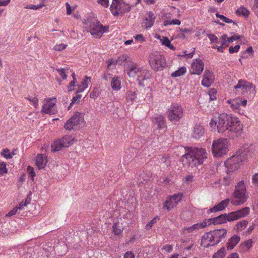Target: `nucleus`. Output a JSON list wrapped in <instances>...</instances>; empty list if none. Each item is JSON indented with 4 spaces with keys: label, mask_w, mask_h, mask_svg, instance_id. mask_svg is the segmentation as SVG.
I'll use <instances>...</instances> for the list:
<instances>
[{
    "label": "nucleus",
    "mask_w": 258,
    "mask_h": 258,
    "mask_svg": "<svg viewBox=\"0 0 258 258\" xmlns=\"http://www.w3.org/2000/svg\"><path fill=\"white\" fill-rule=\"evenodd\" d=\"M225 254V248L222 247L213 254L212 258H224Z\"/></svg>",
    "instance_id": "obj_46"
},
{
    "label": "nucleus",
    "mask_w": 258,
    "mask_h": 258,
    "mask_svg": "<svg viewBox=\"0 0 258 258\" xmlns=\"http://www.w3.org/2000/svg\"><path fill=\"white\" fill-rule=\"evenodd\" d=\"M249 208L245 207L240 210L232 212L229 214H222L216 217L205 220V221L208 222V226L212 224L214 225L222 224L226 223L227 222H232L244 217L249 214Z\"/></svg>",
    "instance_id": "obj_4"
},
{
    "label": "nucleus",
    "mask_w": 258,
    "mask_h": 258,
    "mask_svg": "<svg viewBox=\"0 0 258 258\" xmlns=\"http://www.w3.org/2000/svg\"><path fill=\"white\" fill-rule=\"evenodd\" d=\"M253 241L252 239H248L240 244L239 247L240 252H245L247 251L252 246Z\"/></svg>",
    "instance_id": "obj_31"
},
{
    "label": "nucleus",
    "mask_w": 258,
    "mask_h": 258,
    "mask_svg": "<svg viewBox=\"0 0 258 258\" xmlns=\"http://www.w3.org/2000/svg\"><path fill=\"white\" fill-rule=\"evenodd\" d=\"M27 204L28 203H27L26 201H25V202L22 201L19 204V206L16 207V209H17L18 211H21L23 210L24 208L27 206Z\"/></svg>",
    "instance_id": "obj_64"
},
{
    "label": "nucleus",
    "mask_w": 258,
    "mask_h": 258,
    "mask_svg": "<svg viewBox=\"0 0 258 258\" xmlns=\"http://www.w3.org/2000/svg\"><path fill=\"white\" fill-rule=\"evenodd\" d=\"M204 69V63L201 59H196L191 64L190 72L192 74L200 75Z\"/></svg>",
    "instance_id": "obj_17"
},
{
    "label": "nucleus",
    "mask_w": 258,
    "mask_h": 258,
    "mask_svg": "<svg viewBox=\"0 0 258 258\" xmlns=\"http://www.w3.org/2000/svg\"><path fill=\"white\" fill-rule=\"evenodd\" d=\"M182 194L178 193L169 196L165 201L163 205V208L169 211L171 209L176 206L178 203L181 200Z\"/></svg>",
    "instance_id": "obj_15"
},
{
    "label": "nucleus",
    "mask_w": 258,
    "mask_h": 258,
    "mask_svg": "<svg viewBox=\"0 0 258 258\" xmlns=\"http://www.w3.org/2000/svg\"><path fill=\"white\" fill-rule=\"evenodd\" d=\"M214 80V76L213 73L209 70H206L202 81V85L205 87H208L213 83Z\"/></svg>",
    "instance_id": "obj_20"
},
{
    "label": "nucleus",
    "mask_w": 258,
    "mask_h": 258,
    "mask_svg": "<svg viewBox=\"0 0 258 258\" xmlns=\"http://www.w3.org/2000/svg\"><path fill=\"white\" fill-rule=\"evenodd\" d=\"M181 22L178 19H168L164 20L163 22L164 26L168 25H180Z\"/></svg>",
    "instance_id": "obj_45"
},
{
    "label": "nucleus",
    "mask_w": 258,
    "mask_h": 258,
    "mask_svg": "<svg viewBox=\"0 0 258 258\" xmlns=\"http://www.w3.org/2000/svg\"><path fill=\"white\" fill-rule=\"evenodd\" d=\"M133 146V148L128 149L125 151V154L123 156V160L125 164H128L137 153L136 150L138 147L134 145Z\"/></svg>",
    "instance_id": "obj_23"
},
{
    "label": "nucleus",
    "mask_w": 258,
    "mask_h": 258,
    "mask_svg": "<svg viewBox=\"0 0 258 258\" xmlns=\"http://www.w3.org/2000/svg\"><path fill=\"white\" fill-rule=\"evenodd\" d=\"M7 172L6 163H0V174H5Z\"/></svg>",
    "instance_id": "obj_60"
},
{
    "label": "nucleus",
    "mask_w": 258,
    "mask_h": 258,
    "mask_svg": "<svg viewBox=\"0 0 258 258\" xmlns=\"http://www.w3.org/2000/svg\"><path fill=\"white\" fill-rule=\"evenodd\" d=\"M230 183V180L229 179V177L226 176L224 177L223 179H220L218 181H215L213 186L215 187H219L220 184H224L225 185H229Z\"/></svg>",
    "instance_id": "obj_40"
},
{
    "label": "nucleus",
    "mask_w": 258,
    "mask_h": 258,
    "mask_svg": "<svg viewBox=\"0 0 258 258\" xmlns=\"http://www.w3.org/2000/svg\"><path fill=\"white\" fill-rule=\"evenodd\" d=\"M229 203V199H227L222 201H221L220 203L215 206L213 208H211L209 211L210 212H216L218 211H220L224 209Z\"/></svg>",
    "instance_id": "obj_28"
},
{
    "label": "nucleus",
    "mask_w": 258,
    "mask_h": 258,
    "mask_svg": "<svg viewBox=\"0 0 258 258\" xmlns=\"http://www.w3.org/2000/svg\"><path fill=\"white\" fill-rule=\"evenodd\" d=\"M97 2L104 8H107L109 6V0H98Z\"/></svg>",
    "instance_id": "obj_63"
},
{
    "label": "nucleus",
    "mask_w": 258,
    "mask_h": 258,
    "mask_svg": "<svg viewBox=\"0 0 258 258\" xmlns=\"http://www.w3.org/2000/svg\"><path fill=\"white\" fill-rule=\"evenodd\" d=\"M47 162V157L44 154H39L37 156L35 163L38 169L44 168Z\"/></svg>",
    "instance_id": "obj_25"
},
{
    "label": "nucleus",
    "mask_w": 258,
    "mask_h": 258,
    "mask_svg": "<svg viewBox=\"0 0 258 258\" xmlns=\"http://www.w3.org/2000/svg\"><path fill=\"white\" fill-rule=\"evenodd\" d=\"M229 141L225 138H219L212 143V153L215 157H220L229 151Z\"/></svg>",
    "instance_id": "obj_7"
},
{
    "label": "nucleus",
    "mask_w": 258,
    "mask_h": 258,
    "mask_svg": "<svg viewBox=\"0 0 258 258\" xmlns=\"http://www.w3.org/2000/svg\"><path fill=\"white\" fill-rule=\"evenodd\" d=\"M141 67L139 64L133 61H130L127 63L126 72L128 77L133 79L135 78Z\"/></svg>",
    "instance_id": "obj_18"
},
{
    "label": "nucleus",
    "mask_w": 258,
    "mask_h": 258,
    "mask_svg": "<svg viewBox=\"0 0 258 258\" xmlns=\"http://www.w3.org/2000/svg\"><path fill=\"white\" fill-rule=\"evenodd\" d=\"M110 85L113 91H117L119 90L121 87V79L118 77L112 78L110 81Z\"/></svg>",
    "instance_id": "obj_29"
},
{
    "label": "nucleus",
    "mask_w": 258,
    "mask_h": 258,
    "mask_svg": "<svg viewBox=\"0 0 258 258\" xmlns=\"http://www.w3.org/2000/svg\"><path fill=\"white\" fill-rule=\"evenodd\" d=\"M216 93L217 91L215 89H212L211 90L209 91L208 95L209 96L210 100L211 101H213L216 99Z\"/></svg>",
    "instance_id": "obj_52"
},
{
    "label": "nucleus",
    "mask_w": 258,
    "mask_h": 258,
    "mask_svg": "<svg viewBox=\"0 0 258 258\" xmlns=\"http://www.w3.org/2000/svg\"><path fill=\"white\" fill-rule=\"evenodd\" d=\"M27 172H28L29 177H30L32 180H33L34 177L35 176V173L33 168L31 166H28L27 167Z\"/></svg>",
    "instance_id": "obj_55"
},
{
    "label": "nucleus",
    "mask_w": 258,
    "mask_h": 258,
    "mask_svg": "<svg viewBox=\"0 0 258 258\" xmlns=\"http://www.w3.org/2000/svg\"><path fill=\"white\" fill-rule=\"evenodd\" d=\"M110 10L114 16H118L129 12L131 10V6L125 0H113L110 7Z\"/></svg>",
    "instance_id": "obj_9"
},
{
    "label": "nucleus",
    "mask_w": 258,
    "mask_h": 258,
    "mask_svg": "<svg viewBox=\"0 0 258 258\" xmlns=\"http://www.w3.org/2000/svg\"><path fill=\"white\" fill-rule=\"evenodd\" d=\"M85 28L95 38H100L102 35L108 31V26L103 25L95 19H88L84 21Z\"/></svg>",
    "instance_id": "obj_6"
},
{
    "label": "nucleus",
    "mask_w": 258,
    "mask_h": 258,
    "mask_svg": "<svg viewBox=\"0 0 258 258\" xmlns=\"http://www.w3.org/2000/svg\"><path fill=\"white\" fill-rule=\"evenodd\" d=\"M216 17L217 18H220V20H221L224 22H225V23H231L232 22L231 20H230L229 18L225 17L223 15H220V14H216Z\"/></svg>",
    "instance_id": "obj_56"
},
{
    "label": "nucleus",
    "mask_w": 258,
    "mask_h": 258,
    "mask_svg": "<svg viewBox=\"0 0 258 258\" xmlns=\"http://www.w3.org/2000/svg\"><path fill=\"white\" fill-rule=\"evenodd\" d=\"M239 48H240V46L239 45H236L234 47L230 46L229 48V52L230 53H235L239 51Z\"/></svg>",
    "instance_id": "obj_58"
},
{
    "label": "nucleus",
    "mask_w": 258,
    "mask_h": 258,
    "mask_svg": "<svg viewBox=\"0 0 258 258\" xmlns=\"http://www.w3.org/2000/svg\"><path fill=\"white\" fill-rule=\"evenodd\" d=\"M183 109L177 103L172 104L167 111L168 117L171 121H178L183 115Z\"/></svg>",
    "instance_id": "obj_12"
},
{
    "label": "nucleus",
    "mask_w": 258,
    "mask_h": 258,
    "mask_svg": "<svg viewBox=\"0 0 258 258\" xmlns=\"http://www.w3.org/2000/svg\"><path fill=\"white\" fill-rule=\"evenodd\" d=\"M150 77L149 71L142 67L134 79H136L140 86H144L146 85V82L148 81Z\"/></svg>",
    "instance_id": "obj_16"
},
{
    "label": "nucleus",
    "mask_w": 258,
    "mask_h": 258,
    "mask_svg": "<svg viewBox=\"0 0 258 258\" xmlns=\"http://www.w3.org/2000/svg\"><path fill=\"white\" fill-rule=\"evenodd\" d=\"M160 219L159 217L156 216L154 218H153L151 221H150L149 222H148L145 227V228L147 230H149L151 229L152 226L157 223V221Z\"/></svg>",
    "instance_id": "obj_47"
},
{
    "label": "nucleus",
    "mask_w": 258,
    "mask_h": 258,
    "mask_svg": "<svg viewBox=\"0 0 258 258\" xmlns=\"http://www.w3.org/2000/svg\"><path fill=\"white\" fill-rule=\"evenodd\" d=\"M194 177L192 175L190 174L186 175L183 180V183L188 185L194 181Z\"/></svg>",
    "instance_id": "obj_49"
},
{
    "label": "nucleus",
    "mask_w": 258,
    "mask_h": 258,
    "mask_svg": "<svg viewBox=\"0 0 258 258\" xmlns=\"http://www.w3.org/2000/svg\"><path fill=\"white\" fill-rule=\"evenodd\" d=\"M252 183L254 186L258 187V172L252 176Z\"/></svg>",
    "instance_id": "obj_61"
},
{
    "label": "nucleus",
    "mask_w": 258,
    "mask_h": 258,
    "mask_svg": "<svg viewBox=\"0 0 258 258\" xmlns=\"http://www.w3.org/2000/svg\"><path fill=\"white\" fill-rule=\"evenodd\" d=\"M68 45L63 43L56 44L54 46L53 49L55 51H60L66 48Z\"/></svg>",
    "instance_id": "obj_51"
},
{
    "label": "nucleus",
    "mask_w": 258,
    "mask_h": 258,
    "mask_svg": "<svg viewBox=\"0 0 258 258\" xmlns=\"http://www.w3.org/2000/svg\"><path fill=\"white\" fill-rule=\"evenodd\" d=\"M53 248L51 247H50L49 249H48L47 251L45 250V253L47 258H51V257H53L52 255L54 254V252H53Z\"/></svg>",
    "instance_id": "obj_62"
},
{
    "label": "nucleus",
    "mask_w": 258,
    "mask_h": 258,
    "mask_svg": "<svg viewBox=\"0 0 258 258\" xmlns=\"http://www.w3.org/2000/svg\"><path fill=\"white\" fill-rule=\"evenodd\" d=\"M60 140L62 146H63L64 147H67L73 143L74 138L71 136H65Z\"/></svg>",
    "instance_id": "obj_33"
},
{
    "label": "nucleus",
    "mask_w": 258,
    "mask_h": 258,
    "mask_svg": "<svg viewBox=\"0 0 258 258\" xmlns=\"http://www.w3.org/2000/svg\"><path fill=\"white\" fill-rule=\"evenodd\" d=\"M186 72V68L183 66L180 67L178 70L171 73V77L176 78L184 75Z\"/></svg>",
    "instance_id": "obj_34"
},
{
    "label": "nucleus",
    "mask_w": 258,
    "mask_h": 258,
    "mask_svg": "<svg viewBox=\"0 0 258 258\" xmlns=\"http://www.w3.org/2000/svg\"><path fill=\"white\" fill-rule=\"evenodd\" d=\"M234 88L237 93L241 94L248 93L249 96L248 97L250 98H252L255 94L254 86L242 80H239Z\"/></svg>",
    "instance_id": "obj_11"
},
{
    "label": "nucleus",
    "mask_w": 258,
    "mask_h": 258,
    "mask_svg": "<svg viewBox=\"0 0 258 258\" xmlns=\"http://www.w3.org/2000/svg\"><path fill=\"white\" fill-rule=\"evenodd\" d=\"M154 21L155 18L154 14L150 12L149 13L147 16L144 19L142 23V27L146 29L150 28L153 26Z\"/></svg>",
    "instance_id": "obj_21"
},
{
    "label": "nucleus",
    "mask_w": 258,
    "mask_h": 258,
    "mask_svg": "<svg viewBox=\"0 0 258 258\" xmlns=\"http://www.w3.org/2000/svg\"><path fill=\"white\" fill-rule=\"evenodd\" d=\"M1 154L3 156H4L7 159L12 158L14 155V154L12 155L10 153V150L8 149H4L1 153Z\"/></svg>",
    "instance_id": "obj_50"
},
{
    "label": "nucleus",
    "mask_w": 258,
    "mask_h": 258,
    "mask_svg": "<svg viewBox=\"0 0 258 258\" xmlns=\"http://www.w3.org/2000/svg\"><path fill=\"white\" fill-rule=\"evenodd\" d=\"M161 42L162 45H165L171 50H174L175 49V47L171 44L170 40L167 37H162Z\"/></svg>",
    "instance_id": "obj_41"
},
{
    "label": "nucleus",
    "mask_w": 258,
    "mask_h": 258,
    "mask_svg": "<svg viewBox=\"0 0 258 258\" xmlns=\"http://www.w3.org/2000/svg\"><path fill=\"white\" fill-rule=\"evenodd\" d=\"M207 222L204 221L200 223H197L188 227H185L183 229V233L187 234L192 232L195 230L204 228L208 226Z\"/></svg>",
    "instance_id": "obj_22"
},
{
    "label": "nucleus",
    "mask_w": 258,
    "mask_h": 258,
    "mask_svg": "<svg viewBox=\"0 0 258 258\" xmlns=\"http://www.w3.org/2000/svg\"><path fill=\"white\" fill-rule=\"evenodd\" d=\"M66 70L64 68L56 69L57 73L63 80H65L67 79V76L66 73Z\"/></svg>",
    "instance_id": "obj_54"
},
{
    "label": "nucleus",
    "mask_w": 258,
    "mask_h": 258,
    "mask_svg": "<svg viewBox=\"0 0 258 258\" xmlns=\"http://www.w3.org/2000/svg\"><path fill=\"white\" fill-rule=\"evenodd\" d=\"M149 62L151 67L156 71L162 70L166 66V61L165 57L163 55L157 52L150 55Z\"/></svg>",
    "instance_id": "obj_10"
},
{
    "label": "nucleus",
    "mask_w": 258,
    "mask_h": 258,
    "mask_svg": "<svg viewBox=\"0 0 258 258\" xmlns=\"http://www.w3.org/2000/svg\"><path fill=\"white\" fill-rule=\"evenodd\" d=\"M79 93H77V91L76 92V95L73 98L70 106L72 105L73 104L78 102L79 101L82 97V95L79 94Z\"/></svg>",
    "instance_id": "obj_57"
},
{
    "label": "nucleus",
    "mask_w": 258,
    "mask_h": 258,
    "mask_svg": "<svg viewBox=\"0 0 258 258\" xmlns=\"http://www.w3.org/2000/svg\"><path fill=\"white\" fill-rule=\"evenodd\" d=\"M180 150L184 151L182 155V161L184 163L194 167L202 164L207 158V153L205 149L197 147H179Z\"/></svg>",
    "instance_id": "obj_2"
},
{
    "label": "nucleus",
    "mask_w": 258,
    "mask_h": 258,
    "mask_svg": "<svg viewBox=\"0 0 258 258\" xmlns=\"http://www.w3.org/2000/svg\"><path fill=\"white\" fill-rule=\"evenodd\" d=\"M252 10L258 18V0H254V4L252 7Z\"/></svg>",
    "instance_id": "obj_59"
},
{
    "label": "nucleus",
    "mask_w": 258,
    "mask_h": 258,
    "mask_svg": "<svg viewBox=\"0 0 258 258\" xmlns=\"http://www.w3.org/2000/svg\"><path fill=\"white\" fill-rule=\"evenodd\" d=\"M252 149L253 146L252 145H250V147L245 145L242 148L239 149L235 154L228 159L225 162V168H227V173L229 174L237 169L239 167L241 162L244 161L245 159L251 157L252 153L250 150L252 151Z\"/></svg>",
    "instance_id": "obj_3"
},
{
    "label": "nucleus",
    "mask_w": 258,
    "mask_h": 258,
    "mask_svg": "<svg viewBox=\"0 0 258 258\" xmlns=\"http://www.w3.org/2000/svg\"><path fill=\"white\" fill-rule=\"evenodd\" d=\"M154 127L160 131L166 128L165 120L162 115H157L152 119Z\"/></svg>",
    "instance_id": "obj_19"
},
{
    "label": "nucleus",
    "mask_w": 258,
    "mask_h": 258,
    "mask_svg": "<svg viewBox=\"0 0 258 258\" xmlns=\"http://www.w3.org/2000/svg\"><path fill=\"white\" fill-rule=\"evenodd\" d=\"M31 103L32 105L34 107L35 109H38L39 107L38 101L39 100L37 98V96L35 95H29L27 98Z\"/></svg>",
    "instance_id": "obj_38"
},
{
    "label": "nucleus",
    "mask_w": 258,
    "mask_h": 258,
    "mask_svg": "<svg viewBox=\"0 0 258 258\" xmlns=\"http://www.w3.org/2000/svg\"><path fill=\"white\" fill-rule=\"evenodd\" d=\"M223 41V35L220 39L218 38V42H215V43L219 44L220 45H215L213 46V48L216 49L218 52H222L223 51V49L224 48L226 47V46H224V44L222 43Z\"/></svg>",
    "instance_id": "obj_43"
},
{
    "label": "nucleus",
    "mask_w": 258,
    "mask_h": 258,
    "mask_svg": "<svg viewBox=\"0 0 258 258\" xmlns=\"http://www.w3.org/2000/svg\"><path fill=\"white\" fill-rule=\"evenodd\" d=\"M84 120L83 115L79 112L75 114L65 123L64 127L68 131L75 130Z\"/></svg>",
    "instance_id": "obj_13"
},
{
    "label": "nucleus",
    "mask_w": 258,
    "mask_h": 258,
    "mask_svg": "<svg viewBox=\"0 0 258 258\" xmlns=\"http://www.w3.org/2000/svg\"><path fill=\"white\" fill-rule=\"evenodd\" d=\"M113 232L115 235L120 234L122 231V229L121 227L118 225V224L115 223L113 224L112 226Z\"/></svg>",
    "instance_id": "obj_48"
},
{
    "label": "nucleus",
    "mask_w": 258,
    "mask_h": 258,
    "mask_svg": "<svg viewBox=\"0 0 258 258\" xmlns=\"http://www.w3.org/2000/svg\"><path fill=\"white\" fill-rule=\"evenodd\" d=\"M204 133L205 129L204 127L200 124H197L194 127L192 136L193 138L198 139L204 135Z\"/></svg>",
    "instance_id": "obj_27"
},
{
    "label": "nucleus",
    "mask_w": 258,
    "mask_h": 258,
    "mask_svg": "<svg viewBox=\"0 0 258 258\" xmlns=\"http://www.w3.org/2000/svg\"><path fill=\"white\" fill-rule=\"evenodd\" d=\"M240 240V237L239 236L237 235H234L228 239L226 243L227 248L228 250L233 249L239 242Z\"/></svg>",
    "instance_id": "obj_26"
},
{
    "label": "nucleus",
    "mask_w": 258,
    "mask_h": 258,
    "mask_svg": "<svg viewBox=\"0 0 258 258\" xmlns=\"http://www.w3.org/2000/svg\"><path fill=\"white\" fill-rule=\"evenodd\" d=\"M43 6H44V4H42L40 3V4L37 5H27L25 7V8L27 9H33L36 10L39 9L40 8H41Z\"/></svg>",
    "instance_id": "obj_53"
},
{
    "label": "nucleus",
    "mask_w": 258,
    "mask_h": 258,
    "mask_svg": "<svg viewBox=\"0 0 258 258\" xmlns=\"http://www.w3.org/2000/svg\"><path fill=\"white\" fill-rule=\"evenodd\" d=\"M130 61V58L126 54H122L119 56L116 60V63L119 65H122L124 63L127 62L128 63Z\"/></svg>",
    "instance_id": "obj_37"
},
{
    "label": "nucleus",
    "mask_w": 258,
    "mask_h": 258,
    "mask_svg": "<svg viewBox=\"0 0 258 258\" xmlns=\"http://www.w3.org/2000/svg\"><path fill=\"white\" fill-rule=\"evenodd\" d=\"M233 197L235 200L233 201V204L236 206L243 204L247 201L248 196L244 181H239L235 185Z\"/></svg>",
    "instance_id": "obj_8"
},
{
    "label": "nucleus",
    "mask_w": 258,
    "mask_h": 258,
    "mask_svg": "<svg viewBox=\"0 0 258 258\" xmlns=\"http://www.w3.org/2000/svg\"><path fill=\"white\" fill-rule=\"evenodd\" d=\"M210 125L213 130L219 133H226L232 138L240 136L243 128V124L237 117L224 113L213 117Z\"/></svg>",
    "instance_id": "obj_1"
},
{
    "label": "nucleus",
    "mask_w": 258,
    "mask_h": 258,
    "mask_svg": "<svg viewBox=\"0 0 258 258\" xmlns=\"http://www.w3.org/2000/svg\"><path fill=\"white\" fill-rule=\"evenodd\" d=\"M150 179V176L145 173H143L139 175L137 183L140 184L146 182Z\"/></svg>",
    "instance_id": "obj_44"
},
{
    "label": "nucleus",
    "mask_w": 258,
    "mask_h": 258,
    "mask_svg": "<svg viewBox=\"0 0 258 258\" xmlns=\"http://www.w3.org/2000/svg\"><path fill=\"white\" fill-rule=\"evenodd\" d=\"M226 229H216L205 233L201 240V245L205 247L214 246L224 240L227 235Z\"/></svg>",
    "instance_id": "obj_5"
},
{
    "label": "nucleus",
    "mask_w": 258,
    "mask_h": 258,
    "mask_svg": "<svg viewBox=\"0 0 258 258\" xmlns=\"http://www.w3.org/2000/svg\"><path fill=\"white\" fill-rule=\"evenodd\" d=\"M136 98L137 94L135 92L132 91H127L126 95V99L128 103L132 104Z\"/></svg>",
    "instance_id": "obj_42"
},
{
    "label": "nucleus",
    "mask_w": 258,
    "mask_h": 258,
    "mask_svg": "<svg viewBox=\"0 0 258 258\" xmlns=\"http://www.w3.org/2000/svg\"><path fill=\"white\" fill-rule=\"evenodd\" d=\"M226 102L230 105V108L233 111L241 114L239 109L241 99L239 98H235L233 99L228 100Z\"/></svg>",
    "instance_id": "obj_24"
},
{
    "label": "nucleus",
    "mask_w": 258,
    "mask_h": 258,
    "mask_svg": "<svg viewBox=\"0 0 258 258\" xmlns=\"http://www.w3.org/2000/svg\"><path fill=\"white\" fill-rule=\"evenodd\" d=\"M247 224H248V222L246 220H243L242 221H241L238 222L236 224V225L234 227V229L237 232L242 231L243 230H244L246 228Z\"/></svg>",
    "instance_id": "obj_35"
},
{
    "label": "nucleus",
    "mask_w": 258,
    "mask_h": 258,
    "mask_svg": "<svg viewBox=\"0 0 258 258\" xmlns=\"http://www.w3.org/2000/svg\"><path fill=\"white\" fill-rule=\"evenodd\" d=\"M239 36H233L230 37H228V36L226 35H223V41L222 44H224L225 46L227 47L229 45L230 43L233 42L234 40L239 39Z\"/></svg>",
    "instance_id": "obj_32"
},
{
    "label": "nucleus",
    "mask_w": 258,
    "mask_h": 258,
    "mask_svg": "<svg viewBox=\"0 0 258 258\" xmlns=\"http://www.w3.org/2000/svg\"><path fill=\"white\" fill-rule=\"evenodd\" d=\"M91 78L85 76L81 83L78 86L77 93L83 92L88 87V85L91 83Z\"/></svg>",
    "instance_id": "obj_30"
},
{
    "label": "nucleus",
    "mask_w": 258,
    "mask_h": 258,
    "mask_svg": "<svg viewBox=\"0 0 258 258\" xmlns=\"http://www.w3.org/2000/svg\"><path fill=\"white\" fill-rule=\"evenodd\" d=\"M236 13L238 16L246 18L249 16L250 12L246 8L241 6L236 10Z\"/></svg>",
    "instance_id": "obj_36"
},
{
    "label": "nucleus",
    "mask_w": 258,
    "mask_h": 258,
    "mask_svg": "<svg viewBox=\"0 0 258 258\" xmlns=\"http://www.w3.org/2000/svg\"><path fill=\"white\" fill-rule=\"evenodd\" d=\"M55 98H46L44 100L43 105L41 110V113L54 114L57 112Z\"/></svg>",
    "instance_id": "obj_14"
},
{
    "label": "nucleus",
    "mask_w": 258,
    "mask_h": 258,
    "mask_svg": "<svg viewBox=\"0 0 258 258\" xmlns=\"http://www.w3.org/2000/svg\"><path fill=\"white\" fill-rule=\"evenodd\" d=\"M63 147L60 139L56 140L51 144V149L53 152L58 151Z\"/></svg>",
    "instance_id": "obj_39"
}]
</instances>
